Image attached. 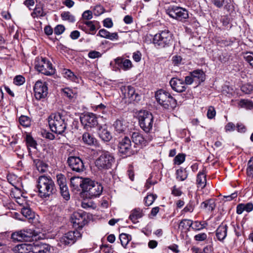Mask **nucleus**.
Returning <instances> with one entry per match:
<instances>
[{
	"mask_svg": "<svg viewBox=\"0 0 253 253\" xmlns=\"http://www.w3.org/2000/svg\"><path fill=\"white\" fill-rule=\"evenodd\" d=\"M25 82V78L21 75H18L15 77L13 79V83L17 85H21Z\"/></svg>",
	"mask_w": 253,
	"mask_h": 253,
	"instance_id": "nucleus-49",
	"label": "nucleus"
},
{
	"mask_svg": "<svg viewBox=\"0 0 253 253\" xmlns=\"http://www.w3.org/2000/svg\"><path fill=\"white\" fill-rule=\"evenodd\" d=\"M216 114L215 110L213 107H209L207 112V117L209 119H211L214 118Z\"/></svg>",
	"mask_w": 253,
	"mask_h": 253,
	"instance_id": "nucleus-56",
	"label": "nucleus"
},
{
	"mask_svg": "<svg viewBox=\"0 0 253 253\" xmlns=\"http://www.w3.org/2000/svg\"><path fill=\"white\" fill-rule=\"evenodd\" d=\"M197 184L198 187L204 188L206 185L207 179L206 175L204 170L200 171L197 175L196 180Z\"/></svg>",
	"mask_w": 253,
	"mask_h": 253,
	"instance_id": "nucleus-32",
	"label": "nucleus"
},
{
	"mask_svg": "<svg viewBox=\"0 0 253 253\" xmlns=\"http://www.w3.org/2000/svg\"><path fill=\"white\" fill-rule=\"evenodd\" d=\"M67 163L72 171L81 173L85 170L83 161L79 157L70 156L67 159Z\"/></svg>",
	"mask_w": 253,
	"mask_h": 253,
	"instance_id": "nucleus-15",
	"label": "nucleus"
},
{
	"mask_svg": "<svg viewBox=\"0 0 253 253\" xmlns=\"http://www.w3.org/2000/svg\"><path fill=\"white\" fill-rule=\"evenodd\" d=\"M118 150L120 153L126 156H129L133 154L131 142L127 135L118 137Z\"/></svg>",
	"mask_w": 253,
	"mask_h": 253,
	"instance_id": "nucleus-11",
	"label": "nucleus"
},
{
	"mask_svg": "<svg viewBox=\"0 0 253 253\" xmlns=\"http://www.w3.org/2000/svg\"><path fill=\"white\" fill-rule=\"evenodd\" d=\"M37 235L35 231L30 229H26L12 234L11 237L18 241H31L37 240Z\"/></svg>",
	"mask_w": 253,
	"mask_h": 253,
	"instance_id": "nucleus-13",
	"label": "nucleus"
},
{
	"mask_svg": "<svg viewBox=\"0 0 253 253\" xmlns=\"http://www.w3.org/2000/svg\"><path fill=\"white\" fill-rule=\"evenodd\" d=\"M70 181L71 186L75 189L80 190V188H81L83 191H84L85 185L87 182L88 178L83 179L82 177L79 176L73 177L71 178Z\"/></svg>",
	"mask_w": 253,
	"mask_h": 253,
	"instance_id": "nucleus-23",
	"label": "nucleus"
},
{
	"mask_svg": "<svg viewBox=\"0 0 253 253\" xmlns=\"http://www.w3.org/2000/svg\"><path fill=\"white\" fill-rule=\"evenodd\" d=\"M88 56L91 59L99 58L101 56V54L97 51H91L88 53Z\"/></svg>",
	"mask_w": 253,
	"mask_h": 253,
	"instance_id": "nucleus-59",
	"label": "nucleus"
},
{
	"mask_svg": "<svg viewBox=\"0 0 253 253\" xmlns=\"http://www.w3.org/2000/svg\"><path fill=\"white\" fill-rule=\"evenodd\" d=\"M22 214L26 218L32 219L34 217V212L29 207H24L21 209Z\"/></svg>",
	"mask_w": 253,
	"mask_h": 253,
	"instance_id": "nucleus-39",
	"label": "nucleus"
},
{
	"mask_svg": "<svg viewBox=\"0 0 253 253\" xmlns=\"http://www.w3.org/2000/svg\"><path fill=\"white\" fill-rule=\"evenodd\" d=\"M34 163L35 164L37 169L40 172H44L47 168V165H46L43 161L37 159L34 161Z\"/></svg>",
	"mask_w": 253,
	"mask_h": 253,
	"instance_id": "nucleus-35",
	"label": "nucleus"
},
{
	"mask_svg": "<svg viewBox=\"0 0 253 253\" xmlns=\"http://www.w3.org/2000/svg\"><path fill=\"white\" fill-rule=\"evenodd\" d=\"M142 54L139 51H136L133 53L132 58L136 62H139L141 59Z\"/></svg>",
	"mask_w": 253,
	"mask_h": 253,
	"instance_id": "nucleus-60",
	"label": "nucleus"
},
{
	"mask_svg": "<svg viewBox=\"0 0 253 253\" xmlns=\"http://www.w3.org/2000/svg\"><path fill=\"white\" fill-rule=\"evenodd\" d=\"M109 32L107 31L106 30L102 29L99 30L97 36L106 39L108 36Z\"/></svg>",
	"mask_w": 253,
	"mask_h": 253,
	"instance_id": "nucleus-62",
	"label": "nucleus"
},
{
	"mask_svg": "<svg viewBox=\"0 0 253 253\" xmlns=\"http://www.w3.org/2000/svg\"><path fill=\"white\" fill-rule=\"evenodd\" d=\"M157 101L165 109L173 110L177 105L176 100L170 93L164 89L158 90L155 94Z\"/></svg>",
	"mask_w": 253,
	"mask_h": 253,
	"instance_id": "nucleus-3",
	"label": "nucleus"
},
{
	"mask_svg": "<svg viewBox=\"0 0 253 253\" xmlns=\"http://www.w3.org/2000/svg\"><path fill=\"white\" fill-rule=\"evenodd\" d=\"M35 68L38 71L46 76H51L55 73L51 63L46 58L41 57L35 61Z\"/></svg>",
	"mask_w": 253,
	"mask_h": 253,
	"instance_id": "nucleus-10",
	"label": "nucleus"
},
{
	"mask_svg": "<svg viewBox=\"0 0 253 253\" xmlns=\"http://www.w3.org/2000/svg\"><path fill=\"white\" fill-rule=\"evenodd\" d=\"M169 84L172 89L178 92H182L186 89L184 81L177 78H172Z\"/></svg>",
	"mask_w": 253,
	"mask_h": 253,
	"instance_id": "nucleus-21",
	"label": "nucleus"
},
{
	"mask_svg": "<svg viewBox=\"0 0 253 253\" xmlns=\"http://www.w3.org/2000/svg\"><path fill=\"white\" fill-rule=\"evenodd\" d=\"M247 174L249 176H253V157L248 162Z\"/></svg>",
	"mask_w": 253,
	"mask_h": 253,
	"instance_id": "nucleus-48",
	"label": "nucleus"
},
{
	"mask_svg": "<svg viewBox=\"0 0 253 253\" xmlns=\"http://www.w3.org/2000/svg\"><path fill=\"white\" fill-rule=\"evenodd\" d=\"M45 14L43 12L42 7L40 5H36L34 11L31 13V15L33 18L38 16L43 17Z\"/></svg>",
	"mask_w": 253,
	"mask_h": 253,
	"instance_id": "nucleus-40",
	"label": "nucleus"
},
{
	"mask_svg": "<svg viewBox=\"0 0 253 253\" xmlns=\"http://www.w3.org/2000/svg\"><path fill=\"white\" fill-rule=\"evenodd\" d=\"M82 236L81 233L78 230L70 231L65 233L60 238L58 245L61 247L70 246L73 244Z\"/></svg>",
	"mask_w": 253,
	"mask_h": 253,
	"instance_id": "nucleus-14",
	"label": "nucleus"
},
{
	"mask_svg": "<svg viewBox=\"0 0 253 253\" xmlns=\"http://www.w3.org/2000/svg\"><path fill=\"white\" fill-rule=\"evenodd\" d=\"M119 239L122 245L126 248L129 242L131 240V237L129 234L122 233L120 235Z\"/></svg>",
	"mask_w": 253,
	"mask_h": 253,
	"instance_id": "nucleus-37",
	"label": "nucleus"
},
{
	"mask_svg": "<svg viewBox=\"0 0 253 253\" xmlns=\"http://www.w3.org/2000/svg\"><path fill=\"white\" fill-rule=\"evenodd\" d=\"M113 126L115 130V134L116 135L125 136L126 135L127 126L126 123L122 120H117L114 124Z\"/></svg>",
	"mask_w": 253,
	"mask_h": 253,
	"instance_id": "nucleus-24",
	"label": "nucleus"
},
{
	"mask_svg": "<svg viewBox=\"0 0 253 253\" xmlns=\"http://www.w3.org/2000/svg\"><path fill=\"white\" fill-rule=\"evenodd\" d=\"M245 60L253 68V54L247 53L244 56Z\"/></svg>",
	"mask_w": 253,
	"mask_h": 253,
	"instance_id": "nucleus-54",
	"label": "nucleus"
},
{
	"mask_svg": "<svg viewBox=\"0 0 253 253\" xmlns=\"http://www.w3.org/2000/svg\"><path fill=\"white\" fill-rule=\"evenodd\" d=\"M61 16L63 20H68L70 22H74L75 21V17L69 11L62 12L61 14Z\"/></svg>",
	"mask_w": 253,
	"mask_h": 253,
	"instance_id": "nucleus-44",
	"label": "nucleus"
},
{
	"mask_svg": "<svg viewBox=\"0 0 253 253\" xmlns=\"http://www.w3.org/2000/svg\"><path fill=\"white\" fill-rule=\"evenodd\" d=\"M63 74L66 78L72 81L76 82L77 77L70 70L65 69L63 70Z\"/></svg>",
	"mask_w": 253,
	"mask_h": 253,
	"instance_id": "nucleus-41",
	"label": "nucleus"
},
{
	"mask_svg": "<svg viewBox=\"0 0 253 253\" xmlns=\"http://www.w3.org/2000/svg\"><path fill=\"white\" fill-rule=\"evenodd\" d=\"M185 159V155L182 153H179L174 159V164L176 165H180L184 162Z\"/></svg>",
	"mask_w": 253,
	"mask_h": 253,
	"instance_id": "nucleus-47",
	"label": "nucleus"
},
{
	"mask_svg": "<svg viewBox=\"0 0 253 253\" xmlns=\"http://www.w3.org/2000/svg\"><path fill=\"white\" fill-rule=\"evenodd\" d=\"M83 21H88L92 18V13L90 10H86L82 14Z\"/></svg>",
	"mask_w": 253,
	"mask_h": 253,
	"instance_id": "nucleus-53",
	"label": "nucleus"
},
{
	"mask_svg": "<svg viewBox=\"0 0 253 253\" xmlns=\"http://www.w3.org/2000/svg\"><path fill=\"white\" fill-rule=\"evenodd\" d=\"M185 222H187V225H188L189 227H191L193 230L195 231L201 230L205 228L207 225V223L205 222L202 223L201 222L199 221H195L193 222L190 219H184L180 222L179 227H181L182 228H184Z\"/></svg>",
	"mask_w": 253,
	"mask_h": 253,
	"instance_id": "nucleus-20",
	"label": "nucleus"
},
{
	"mask_svg": "<svg viewBox=\"0 0 253 253\" xmlns=\"http://www.w3.org/2000/svg\"><path fill=\"white\" fill-rule=\"evenodd\" d=\"M22 249L33 253H50V246L47 244L36 242L32 244H23L21 245Z\"/></svg>",
	"mask_w": 253,
	"mask_h": 253,
	"instance_id": "nucleus-9",
	"label": "nucleus"
},
{
	"mask_svg": "<svg viewBox=\"0 0 253 253\" xmlns=\"http://www.w3.org/2000/svg\"><path fill=\"white\" fill-rule=\"evenodd\" d=\"M172 34L168 30L160 31L153 38V43L156 46L164 48L169 46L172 42Z\"/></svg>",
	"mask_w": 253,
	"mask_h": 253,
	"instance_id": "nucleus-5",
	"label": "nucleus"
},
{
	"mask_svg": "<svg viewBox=\"0 0 253 253\" xmlns=\"http://www.w3.org/2000/svg\"><path fill=\"white\" fill-rule=\"evenodd\" d=\"M166 13L170 17L178 21L184 22L189 18L188 11L181 7L169 6L166 10Z\"/></svg>",
	"mask_w": 253,
	"mask_h": 253,
	"instance_id": "nucleus-7",
	"label": "nucleus"
},
{
	"mask_svg": "<svg viewBox=\"0 0 253 253\" xmlns=\"http://www.w3.org/2000/svg\"><path fill=\"white\" fill-rule=\"evenodd\" d=\"M229 56L226 52L221 53V54L219 55L218 57V60L222 63L227 62L229 61Z\"/></svg>",
	"mask_w": 253,
	"mask_h": 253,
	"instance_id": "nucleus-51",
	"label": "nucleus"
},
{
	"mask_svg": "<svg viewBox=\"0 0 253 253\" xmlns=\"http://www.w3.org/2000/svg\"><path fill=\"white\" fill-rule=\"evenodd\" d=\"M88 215L82 210L74 212L71 216V222L76 228L82 229L87 223Z\"/></svg>",
	"mask_w": 253,
	"mask_h": 253,
	"instance_id": "nucleus-12",
	"label": "nucleus"
},
{
	"mask_svg": "<svg viewBox=\"0 0 253 253\" xmlns=\"http://www.w3.org/2000/svg\"><path fill=\"white\" fill-rule=\"evenodd\" d=\"M122 91L123 92L125 91L124 95L126 98H128L133 101L140 100V95L135 92L134 88L130 85L125 86L123 89H122Z\"/></svg>",
	"mask_w": 253,
	"mask_h": 253,
	"instance_id": "nucleus-25",
	"label": "nucleus"
},
{
	"mask_svg": "<svg viewBox=\"0 0 253 253\" xmlns=\"http://www.w3.org/2000/svg\"><path fill=\"white\" fill-rule=\"evenodd\" d=\"M157 196L155 194H150L148 195L145 197L144 201L145 206H149L151 205L155 199L157 198Z\"/></svg>",
	"mask_w": 253,
	"mask_h": 253,
	"instance_id": "nucleus-42",
	"label": "nucleus"
},
{
	"mask_svg": "<svg viewBox=\"0 0 253 253\" xmlns=\"http://www.w3.org/2000/svg\"><path fill=\"white\" fill-rule=\"evenodd\" d=\"M51 130L56 133H63L67 128L65 118L60 113L51 114L48 118Z\"/></svg>",
	"mask_w": 253,
	"mask_h": 253,
	"instance_id": "nucleus-2",
	"label": "nucleus"
},
{
	"mask_svg": "<svg viewBox=\"0 0 253 253\" xmlns=\"http://www.w3.org/2000/svg\"><path fill=\"white\" fill-rule=\"evenodd\" d=\"M65 27L62 25H58L56 26L54 29V34L57 35H59L62 34L64 31H65Z\"/></svg>",
	"mask_w": 253,
	"mask_h": 253,
	"instance_id": "nucleus-55",
	"label": "nucleus"
},
{
	"mask_svg": "<svg viewBox=\"0 0 253 253\" xmlns=\"http://www.w3.org/2000/svg\"><path fill=\"white\" fill-rule=\"evenodd\" d=\"M56 178L61 196L65 200L68 201L70 198V196L65 177L64 175L59 174L56 175Z\"/></svg>",
	"mask_w": 253,
	"mask_h": 253,
	"instance_id": "nucleus-16",
	"label": "nucleus"
},
{
	"mask_svg": "<svg viewBox=\"0 0 253 253\" xmlns=\"http://www.w3.org/2000/svg\"><path fill=\"white\" fill-rule=\"evenodd\" d=\"M207 238V235L205 233H202L196 235L194 236V239L197 241H203Z\"/></svg>",
	"mask_w": 253,
	"mask_h": 253,
	"instance_id": "nucleus-57",
	"label": "nucleus"
},
{
	"mask_svg": "<svg viewBox=\"0 0 253 253\" xmlns=\"http://www.w3.org/2000/svg\"><path fill=\"white\" fill-rule=\"evenodd\" d=\"M182 58L180 56L174 55L172 57V63L175 66H178L182 62Z\"/></svg>",
	"mask_w": 253,
	"mask_h": 253,
	"instance_id": "nucleus-58",
	"label": "nucleus"
},
{
	"mask_svg": "<svg viewBox=\"0 0 253 253\" xmlns=\"http://www.w3.org/2000/svg\"><path fill=\"white\" fill-rule=\"evenodd\" d=\"M215 206V201L212 199L206 200L201 204V207L206 209L208 211H213Z\"/></svg>",
	"mask_w": 253,
	"mask_h": 253,
	"instance_id": "nucleus-34",
	"label": "nucleus"
},
{
	"mask_svg": "<svg viewBox=\"0 0 253 253\" xmlns=\"http://www.w3.org/2000/svg\"><path fill=\"white\" fill-rule=\"evenodd\" d=\"M20 124L24 127H29L31 125V119L26 116H21L19 119Z\"/></svg>",
	"mask_w": 253,
	"mask_h": 253,
	"instance_id": "nucleus-43",
	"label": "nucleus"
},
{
	"mask_svg": "<svg viewBox=\"0 0 253 253\" xmlns=\"http://www.w3.org/2000/svg\"><path fill=\"white\" fill-rule=\"evenodd\" d=\"M37 187L41 197L46 198L56 192L54 181L50 177L41 176L38 180Z\"/></svg>",
	"mask_w": 253,
	"mask_h": 253,
	"instance_id": "nucleus-1",
	"label": "nucleus"
},
{
	"mask_svg": "<svg viewBox=\"0 0 253 253\" xmlns=\"http://www.w3.org/2000/svg\"><path fill=\"white\" fill-rule=\"evenodd\" d=\"M25 140L28 147L36 148L37 142L30 134L26 135Z\"/></svg>",
	"mask_w": 253,
	"mask_h": 253,
	"instance_id": "nucleus-45",
	"label": "nucleus"
},
{
	"mask_svg": "<svg viewBox=\"0 0 253 253\" xmlns=\"http://www.w3.org/2000/svg\"><path fill=\"white\" fill-rule=\"evenodd\" d=\"M115 61V63L125 71L129 70L132 66L131 61L129 59H125L121 57H118Z\"/></svg>",
	"mask_w": 253,
	"mask_h": 253,
	"instance_id": "nucleus-30",
	"label": "nucleus"
},
{
	"mask_svg": "<svg viewBox=\"0 0 253 253\" xmlns=\"http://www.w3.org/2000/svg\"><path fill=\"white\" fill-rule=\"evenodd\" d=\"M194 206L192 202L190 201L187 206L184 208L183 211L187 212H192L194 210Z\"/></svg>",
	"mask_w": 253,
	"mask_h": 253,
	"instance_id": "nucleus-61",
	"label": "nucleus"
},
{
	"mask_svg": "<svg viewBox=\"0 0 253 253\" xmlns=\"http://www.w3.org/2000/svg\"><path fill=\"white\" fill-rule=\"evenodd\" d=\"M113 22L111 19L106 18L103 21V26L105 27L110 28L113 26Z\"/></svg>",
	"mask_w": 253,
	"mask_h": 253,
	"instance_id": "nucleus-64",
	"label": "nucleus"
},
{
	"mask_svg": "<svg viewBox=\"0 0 253 253\" xmlns=\"http://www.w3.org/2000/svg\"><path fill=\"white\" fill-rule=\"evenodd\" d=\"M228 226L222 223L217 228L216 230V236L219 241H223L227 236Z\"/></svg>",
	"mask_w": 253,
	"mask_h": 253,
	"instance_id": "nucleus-28",
	"label": "nucleus"
},
{
	"mask_svg": "<svg viewBox=\"0 0 253 253\" xmlns=\"http://www.w3.org/2000/svg\"><path fill=\"white\" fill-rule=\"evenodd\" d=\"M176 179L179 181L185 180L188 176V172L186 169L182 168L177 169L176 172Z\"/></svg>",
	"mask_w": 253,
	"mask_h": 253,
	"instance_id": "nucleus-36",
	"label": "nucleus"
},
{
	"mask_svg": "<svg viewBox=\"0 0 253 253\" xmlns=\"http://www.w3.org/2000/svg\"><path fill=\"white\" fill-rule=\"evenodd\" d=\"M34 90L35 97L37 100L44 98L48 93V89L46 83H43L40 81H38L36 83Z\"/></svg>",
	"mask_w": 253,
	"mask_h": 253,
	"instance_id": "nucleus-18",
	"label": "nucleus"
},
{
	"mask_svg": "<svg viewBox=\"0 0 253 253\" xmlns=\"http://www.w3.org/2000/svg\"><path fill=\"white\" fill-rule=\"evenodd\" d=\"M241 90L246 94H249L253 90V86L250 84H245L241 87Z\"/></svg>",
	"mask_w": 253,
	"mask_h": 253,
	"instance_id": "nucleus-50",
	"label": "nucleus"
},
{
	"mask_svg": "<svg viewBox=\"0 0 253 253\" xmlns=\"http://www.w3.org/2000/svg\"><path fill=\"white\" fill-rule=\"evenodd\" d=\"M131 138L135 145L140 146L141 147L146 146L148 140L150 141L152 139L151 137L148 139L144 138L143 135L139 132H132L131 135Z\"/></svg>",
	"mask_w": 253,
	"mask_h": 253,
	"instance_id": "nucleus-22",
	"label": "nucleus"
},
{
	"mask_svg": "<svg viewBox=\"0 0 253 253\" xmlns=\"http://www.w3.org/2000/svg\"><path fill=\"white\" fill-rule=\"evenodd\" d=\"M212 2L217 7L220 8L227 3V0H211Z\"/></svg>",
	"mask_w": 253,
	"mask_h": 253,
	"instance_id": "nucleus-52",
	"label": "nucleus"
},
{
	"mask_svg": "<svg viewBox=\"0 0 253 253\" xmlns=\"http://www.w3.org/2000/svg\"><path fill=\"white\" fill-rule=\"evenodd\" d=\"M83 142L88 145H93L96 142V139L92 134L88 132H85L82 136Z\"/></svg>",
	"mask_w": 253,
	"mask_h": 253,
	"instance_id": "nucleus-33",
	"label": "nucleus"
},
{
	"mask_svg": "<svg viewBox=\"0 0 253 253\" xmlns=\"http://www.w3.org/2000/svg\"><path fill=\"white\" fill-rule=\"evenodd\" d=\"M84 192L89 198H95L99 196L102 193L103 187L101 184L88 178Z\"/></svg>",
	"mask_w": 253,
	"mask_h": 253,
	"instance_id": "nucleus-8",
	"label": "nucleus"
},
{
	"mask_svg": "<svg viewBox=\"0 0 253 253\" xmlns=\"http://www.w3.org/2000/svg\"><path fill=\"white\" fill-rule=\"evenodd\" d=\"M97 134L100 138L104 142H109L112 138L110 131L105 126H100L97 129Z\"/></svg>",
	"mask_w": 253,
	"mask_h": 253,
	"instance_id": "nucleus-26",
	"label": "nucleus"
},
{
	"mask_svg": "<svg viewBox=\"0 0 253 253\" xmlns=\"http://www.w3.org/2000/svg\"><path fill=\"white\" fill-rule=\"evenodd\" d=\"M62 91L64 95L70 100L73 99L75 97V94L73 93L72 89L68 87L62 89Z\"/></svg>",
	"mask_w": 253,
	"mask_h": 253,
	"instance_id": "nucleus-46",
	"label": "nucleus"
},
{
	"mask_svg": "<svg viewBox=\"0 0 253 253\" xmlns=\"http://www.w3.org/2000/svg\"><path fill=\"white\" fill-rule=\"evenodd\" d=\"M81 123L86 129L94 127L98 124L97 118L95 114L87 113L80 117Z\"/></svg>",
	"mask_w": 253,
	"mask_h": 253,
	"instance_id": "nucleus-17",
	"label": "nucleus"
},
{
	"mask_svg": "<svg viewBox=\"0 0 253 253\" xmlns=\"http://www.w3.org/2000/svg\"><path fill=\"white\" fill-rule=\"evenodd\" d=\"M138 118L140 128L146 133H150L154 123L152 114L147 110H141L138 113Z\"/></svg>",
	"mask_w": 253,
	"mask_h": 253,
	"instance_id": "nucleus-4",
	"label": "nucleus"
},
{
	"mask_svg": "<svg viewBox=\"0 0 253 253\" xmlns=\"http://www.w3.org/2000/svg\"><path fill=\"white\" fill-rule=\"evenodd\" d=\"M253 210V204L252 203L247 204H240L237 205L236 212L238 214H241L244 211L247 212H251Z\"/></svg>",
	"mask_w": 253,
	"mask_h": 253,
	"instance_id": "nucleus-31",
	"label": "nucleus"
},
{
	"mask_svg": "<svg viewBox=\"0 0 253 253\" xmlns=\"http://www.w3.org/2000/svg\"><path fill=\"white\" fill-rule=\"evenodd\" d=\"M144 215L143 210L140 208H135L131 211L129 216V219L134 223L138 222V219L142 217Z\"/></svg>",
	"mask_w": 253,
	"mask_h": 253,
	"instance_id": "nucleus-29",
	"label": "nucleus"
},
{
	"mask_svg": "<svg viewBox=\"0 0 253 253\" xmlns=\"http://www.w3.org/2000/svg\"><path fill=\"white\" fill-rule=\"evenodd\" d=\"M80 33L78 30H75L72 31L70 35V37L74 40L78 39L80 37Z\"/></svg>",
	"mask_w": 253,
	"mask_h": 253,
	"instance_id": "nucleus-63",
	"label": "nucleus"
},
{
	"mask_svg": "<svg viewBox=\"0 0 253 253\" xmlns=\"http://www.w3.org/2000/svg\"><path fill=\"white\" fill-rule=\"evenodd\" d=\"M196 86L203 82L205 80V74L201 70H196L190 72Z\"/></svg>",
	"mask_w": 253,
	"mask_h": 253,
	"instance_id": "nucleus-27",
	"label": "nucleus"
},
{
	"mask_svg": "<svg viewBox=\"0 0 253 253\" xmlns=\"http://www.w3.org/2000/svg\"><path fill=\"white\" fill-rule=\"evenodd\" d=\"M238 104L240 107L248 109H251L253 108V103L252 101L248 100L241 99L238 102Z\"/></svg>",
	"mask_w": 253,
	"mask_h": 253,
	"instance_id": "nucleus-38",
	"label": "nucleus"
},
{
	"mask_svg": "<svg viewBox=\"0 0 253 253\" xmlns=\"http://www.w3.org/2000/svg\"><path fill=\"white\" fill-rule=\"evenodd\" d=\"M115 159L108 151H102L101 155L95 161V166L100 170L110 169Z\"/></svg>",
	"mask_w": 253,
	"mask_h": 253,
	"instance_id": "nucleus-6",
	"label": "nucleus"
},
{
	"mask_svg": "<svg viewBox=\"0 0 253 253\" xmlns=\"http://www.w3.org/2000/svg\"><path fill=\"white\" fill-rule=\"evenodd\" d=\"M98 23L97 21H83L79 28L87 34L94 35L96 32V26Z\"/></svg>",
	"mask_w": 253,
	"mask_h": 253,
	"instance_id": "nucleus-19",
	"label": "nucleus"
}]
</instances>
